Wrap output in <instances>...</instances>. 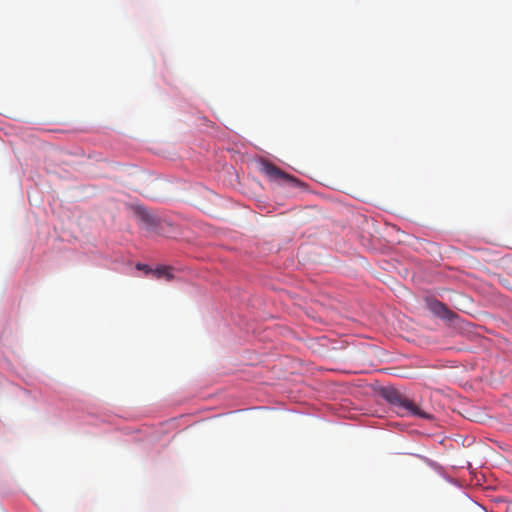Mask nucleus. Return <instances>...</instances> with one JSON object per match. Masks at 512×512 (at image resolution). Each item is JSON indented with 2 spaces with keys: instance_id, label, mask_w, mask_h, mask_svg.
I'll return each instance as SVG.
<instances>
[{
  "instance_id": "obj_1",
  "label": "nucleus",
  "mask_w": 512,
  "mask_h": 512,
  "mask_svg": "<svg viewBox=\"0 0 512 512\" xmlns=\"http://www.w3.org/2000/svg\"><path fill=\"white\" fill-rule=\"evenodd\" d=\"M383 397L394 407L396 412L401 415H412L423 419H429L431 416L421 410L407 396L393 387L383 390Z\"/></svg>"
},
{
  "instance_id": "obj_4",
  "label": "nucleus",
  "mask_w": 512,
  "mask_h": 512,
  "mask_svg": "<svg viewBox=\"0 0 512 512\" xmlns=\"http://www.w3.org/2000/svg\"><path fill=\"white\" fill-rule=\"evenodd\" d=\"M151 274L157 279L165 278L166 280L169 281L173 278L171 269L169 267H165V266H160V267L152 270Z\"/></svg>"
},
{
  "instance_id": "obj_2",
  "label": "nucleus",
  "mask_w": 512,
  "mask_h": 512,
  "mask_svg": "<svg viewBox=\"0 0 512 512\" xmlns=\"http://www.w3.org/2000/svg\"><path fill=\"white\" fill-rule=\"evenodd\" d=\"M262 172L272 181L298 182L296 178L287 174L271 162H264L262 164Z\"/></svg>"
},
{
  "instance_id": "obj_5",
  "label": "nucleus",
  "mask_w": 512,
  "mask_h": 512,
  "mask_svg": "<svg viewBox=\"0 0 512 512\" xmlns=\"http://www.w3.org/2000/svg\"><path fill=\"white\" fill-rule=\"evenodd\" d=\"M136 268H137L138 270H143V271H145V273H146V274H149V273H151V271H152V269H150L147 265H145V264H141V263L137 264V265H136Z\"/></svg>"
},
{
  "instance_id": "obj_6",
  "label": "nucleus",
  "mask_w": 512,
  "mask_h": 512,
  "mask_svg": "<svg viewBox=\"0 0 512 512\" xmlns=\"http://www.w3.org/2000/svg\"><path fill=\"white\" fill-rule=\"evenodd\" d=\"M144 219L149 222L150 220H152V217L148 214L145 215Z\"/></svg>"
},
{
  "instance_id": "obj_3",
  "label": "nucleus",
  "mask_w": 512,
  "mask_h": 512,
  "mask_svg": "<svg viewBox=\"0 0 512 512\" xmlns=\"http://www.w3.org/2000/svg\"><path fill=\"white\" fill-rule=\"evenodd\" d=\"M427 308L434 315L442 319H452L455 316V314L444 303L436 299H428Z\"/></svg>"
}]
</instances>
